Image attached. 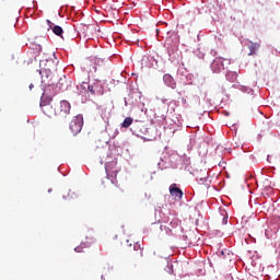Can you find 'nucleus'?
<instances>
[{
    "mask_svg": "<svg viewBox=\"0 0 280 280\" xmlns=\"http://www.w3.org/2000/svg\"><path fill=\"white\" fill-rule=\"evenodd\" d=\"M170 194L171 196H174V198H183V190L176 187V184H172L170 186Z\"/></svg>",
    "mask_w": 280,
    "mask_h": 280,
    "instance_id": "nucleus-6",
    "label": "nucleus"
},
{
    "mask_svg": "<svg viewBox=\"0 0 280 280\" xmlns=\"http://www.w3.org/2000/svg\"><path fill=\"white\" fill-rule=\"evenodd\" d=\"M47 25H48V30H51L54 27V23L49 20L46 21Z\"/></svg>",
    "mask_w": 280,
    "mask_h": 280,
    "instance_id": "nucleus-13",
    "label": "nucleus"
},
{
    "mask_svg": "<svg viewBox=\"0 0 280 280\" xmlns=\"http://www.w3.org/2000/svg\"><path fill=\"white\" fill-rule=\"evenodd\" d=\"M229 223V217H224L223 218V224H228Z\"/></svg>",
    "mask_w": 280,
    "mask_h": 280,
    "instance_id": "nucleus-15",
    "label": "nucleus"
},
{
    "mask_svg": "<svg viewBox=\"0 0 280 280\" xmlns=\"http://www.w3.org/2000/svg\"><path fill=\"white\" fill-rule=\"evenodd\" d=\"M140 257H143V249H140Z\"/></svg>",
    "mask_w": 280,
    "mask_h": 280,
    "instance_id": "nucleus-17",
    "label": "nucleus"
},
{
    "mask_svg": "<svg viewBox=\"0 0 280 280\" xmlns=\"http://www.w3.org/2000/svg\"><path fill=\"white\" fill-rule=\"evenodd\" d=\"M101 279H103V280H104V276H101Z\"/></svg>",
    "mask_w": 280,
    "mask_h": 280,
    "instance_id": "nucleus-21",
    "label": "nucleus"
},
{
    "mask_svg": "<svg viewBox=\"0 0 280 280\" xmlns=\"http://www.w3.org/2000/svg\"><path fill=\"white\" fill-rule=\"evenodd\" d=\"M113 195H114V196H117V192L113 191Z\"/></svg>",
    "mask_w": 280,
    "mask_h": 280,
    "instance_id": "nucleus-19",
    "label": "nucleus"
},
{
    "mask_svg": "<svg viewBox=\"0 0 280 280\" xmlns=\"http://www.w3.org/2000/svg\"><path fill=\"white\" fill-rule=\"evenodd\" d=\"M105 172L109 178H117V175L119 174V168L117 167V160L107 162L105 164Z\"/></svg>",
    "mask_w": 280,
    "mask_h": 280,
    "instance_id": "nucleus-3",
    "label": "nucleus"
},
{
    "mask_svg": "<svg viewBox=\"0 0 280 280\" xmlns=\"http://www.w3.org/2000/svg\"><path fill=\"white\" fill-rule=\"evenodd\" d=\"M32 88H33V85L31 84V85H30V89H32Z\"/></svg>",
    "mask_w": 280,
    "mask_h": 280,
    "instance_id": "nucleus-23",
    "label": "nucleus"
},
{
    "mask_svg": "<svg viewBox=\"0 0 280 280\" xmlns=\"http://www.w3.org/2000/svg\"><path fill=\"white\" fill-rule=\"evenodd\" d=\"M51 98L45 101V96H42L40 108L47 117H61V119H67V116L71 113V103L69 101H61L56 108L49 104Z\"/></svg>",
    "mask_w": 280,
    "mask_h": 280,
    "instance_id": "nucleus-1",
    "label": "nucleus"
},
{
    "mask_svg": "<svg viewBox=\"0 0 280 280\" xmlns=\"http://www.w3.org/2000/svg\"><path fill=\"white\" fill-rule=\"evenodd\" d=\"M94 71H97V68H94Z\"/></svg>",
    "mask_w": 280,
    "mask_h": 280,
    "instance_id": "nucleus-22",
    "label": "nucleus"
},
{
    "mask_svg": "<svg viewBox=\"0 0 280 280\" xmlns=\"http://www.w3.org/2000/svg\"><path fill=\"white\" fill-rule=\"evenodd\" d=\"M183 104H187V100L184 98V100H183Z\"/></svg>",
    "mask_w": 280,
    "mask_h": 280,
    "instance_id": "nucleus-18",
    "label": "nucleus"
},
{
    "mask_svg": "<svg viewBox=\"0 0 280 280\" xmlns=\"http://www.w3.org/2000/svg\"><path fill=\"white\" fill-rule=\"evenodd\" d=\"M84 248H86V246L81 244L80 246L75 247L74 250L75 253H84Z\"/></svg>",
    "mask_w": 280,
    "mask_h": 280,
    "instance_id": "nucleus-12",
    "label": "nucleus"
},
{
    "mask_svg": "<svg viewBox=\"0 0 280 280\" xmlns=\"http://www.w3.org/2000/svg\"><path fill=\"white\" fill-rule=\"evenodd\" d=\"M259 4L264 5V3H261V1H258Z\"/></svg>",
    "mask_w": 280,
    "mask_h": 280,
    "instance_id": "nucleus-20",
    "label": "nucleus"
},
{
    "mask_svg": "<svg viewBox=\"0 0 280 280\" xmlns=\"http://www.w3.org/2000/svg\"><path fill=\"white\" fill-rule=\"evenodd\" d=\"M242 91H244V93H247V91H248V88H246V86H243V88H242Z\"/></svg>",
    "mask_w": 280,
    "mask_h": 280,
    "instance_id": "nucleus-16",
    "label": "nucleus"
},
{
    "mask_svg": "<svg viewBox=\"0 0 280 280\" xmlns=\"http://www.w3.org/2000/svg\"><path fill=\"white\" fill-rule=\"evenodd\" d=\"M94 62H95V65H103L104 63V60H102V59H94Z\"/></svg>",
    "mask_w": 280,
    "mask_h": 280,
    "instance_id": "nucleus-14",
    "label": "nucleus"
},
{
    "mask_svg": "<svg viewBox=\"0 0 280 280\" xmlns=\"http://www.w3.org/2000/svg\"><path fill=\"white\" fill-rule=\"evenodd\" d=\"M163 81L166 84V86H170V89H176V81H174V78L170 74H164Z\"/></svg>",
    "mask_w": 280,
    "mask_h": 280,
    "instance_id": "nucleus-7",
    "label": "nucleus"
},
{
    "mask_svg": "<svg viewBox=\"0 0 280 280\" xmlns=\"http://www.w3.org/2000/svg\"><path fill=\"white\" fill-rule=\"evenodd\" d=\"M42 75V83L47 84L48 86H54L51 85V81L54 80V73L49 69H44L39 71Z\"/></svg>",
    "mask_w": 280,
    "mask_h": 280,
    "instance_id": "nucleus-4",
    "label": "nucleus"
},
{
    "mask_svg": "<svg viewBox=\"0 0 280 280\" xmlns=\"http://www.w3.org/2000/svg\"><path fill=\"white\" fill-rule=\"evenodd\" d=\"M97 86H98L97 83H94V84H92V85H89V86H88V91H90L92 95H95V94L97 93Z\"/></svg>",
    "mask_w": 280,
    "mask_h": 280,
    "instance_id": "nucleus-11",
    "label": "nucleus"
},
{
    "mask_svg": "<svg viewBox=\"0 0 280 280\" xmlns=\"http://www.w3.org/2000/svg\"><path fill=\"white\" fill-rule=\"evenodd\" d=\"M224 58L222 57H217L212 63H211V69L214 73H220L224 69Z\"/></svg>",
    "mask_w": 280,
    "mask_h": 280,
    "instance_id": "nucleus-5",
    "label": "nucleus"
},
{
    "mask_svg": "<svg viewBox=\"0 0 280 280\" xmlns=\"http://www.w3.org/2000/svg\"><path fill=\"white\" fill-rule=\"evenodd\" d=\"M132 117H126L121 124V128H130L132 126Z\"/></svg>",
    "mask_w": 280,
    "mask_h": 280,
    "instance_id": "nucleus-10",
    "label": "nucleus"
},
{
    "mask_svg": "<svg viewBox=\"0 0 280 280\" xmlns=\"http://www.w3.org/2000/svg\"><path fill=\"white\" fill-rule=\"evenodd\" d=\"M52 33L56 35V36H59L60 38H62V34H65V31L58 26V25H55L52 27Z\"/></svg>",
    "mask_w": 280,
    "mask_h": 280,
    "instance_id": "nucleus-9",
    "label": "nucleus"
},
{
    "mask_svg": "<svg viewBox=\"0 0 280 280\" xmlns=\"http://www.w3.org/2000/svg\"><path fill=\"white\" fill-rule=\"evenodd\" d=\"M82 126H84V117L82 114H79L71 119L69 129L71 130L72 135L75 136L82 132Z\"/></svg>",
    "mask_w": 280,
    "mask_h": 280,
    "instance_id": "nucleus-2",
    "label": "nucleus"
},
{
    "mask_svg": "<svg viewBox=\"0 0 280 280\" xmlns=\"http://www.w3.org/2000/svg\"><path fill=\"white\" fill-rule=\"evenodd\" d=\"M260 47H261V44L250 42V44L248 45V49H249L248 56H255V54H257V49H259Z\"/></svg>",
    "mask_w": 280,
    "mask_h": 280,
    "instance_id": "nucleus-8",
    "label": "nucleus"
}]
</instances>
